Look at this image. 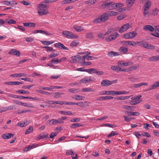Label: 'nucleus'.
<instances>
[{
  "label": "nucleus",
  "mask_w": 159,
  "mask_h": 159,
  "mask_svg": "<svg viewBox=\"0 0 159 159\" xmlns=\"http://www.w3.org/2000/svg\"><path fill=\"white\" fill-rule=\"evenodd\" d=\"M90 52H85L78 53L76 56L71 57L70 62L71 63H78L82 66H88L91 64L90 62H86L85 60H91L95 59L93 57L90 56Z\"/></svg>",
  "instance_id": "nucleus-1"
},
{
  "label": "nucleus",
  "mask_w": 159,
  "mask_h": 159,
  "mask_svg": "<svg viewBox=\"0 0 159 159\" xmlns=\"http://www.w3.org/2000/svg\"><path fill=\"white\" fill-rule=\"evenodd\" d=\"M37 7L38 10V14L40 16L47 15L49 13L48 10V6L44 2L38 5Z\"/></svg>",
  "instance_id": "nucleus-2"
},
{
  "label": "nucleus",
  "mask_w": 159,
  "mask_h": 159,
  "mask_svg": "<svg viewBox=\"0 0 159 159\" xmlns=\"http://www.w3.org/2000/svg\"><path fill=\"white\" fill-rule=\"evenodd\" d=\"M124 6V4L121 2L114 3L113 2V5L111 8V9H112V10L117 9V11L118 12H123L125 11L127 9L126 7H122Z\"/></svg>",
  "instance_id": "nucleus-3"
},
{
  "label": "nucleus",
  "mask_w": 159,
  "mask_h": 159,
  "mask_svg": "<svg viewBox=\"0 0 159 159\" xmlns=\"http://www.w3.org/2000/svg\"><path fill=\"white\" fill-rule=\"evenodd\" d=\"M62 34L63 36L68 39H75L79 37L77 35L69 31H64L62 32Z\"/></svg>",
  "instance_id": "nucleus-4"
},
{
  "label": "nucleus",
  "mask_w": 159,
  "mask_h": 159,
  "mask_svg": "<svg viewBox=\"0 0 159 159\" xmlns=\"http://www.w3.org/2000/svg\"><path fill=\"white\" fill-rule=\"evenodd\" d=\"M137 35L136 31H133L123 34L122 37L125 39H131L134 38Z\"/></svg>",
  "instance_id": "nucleus-5"
},
{
  "label": "nucleus",
  "mask_w": 159,
  "mask_h": 159,
  "mask_svg": "<svg viewBox=\"0 0 159 159\" xmlns=\"http://www.w3.org/2000/svg\"><path fill=\"white\" fill-rule=\"evenodd\" d=\"M132 23H126L122 26L119 29L118 32L120 33H122L128 29H131L132 28Z\"/></svg>",
  "instance_id": "nucleus-6"
},
{
  "label": "nucleus",
  "mask_w": 159,
  "mask_h": 159,
  "mask_svg": "<svg viewBox=\"0 0 159 159\" xmlns=\"http://www.w3.org/2000/svg\"><path fill=\"white\" fill-rule=\"evenodd\" d=\"M142 97L141 95H139L136 97H133L131 98V101L130 102V104L132 105H135L140 103L141 102L140 99Z\"/></svg>",
  "instance_id": "nucleus-7"
},
{
  "label": "nucleus",
  "mask_w": 159,
  "mask_h": 159,
  "mask_svg": "<svg viewBox=\"0 0 159 159\" xmlns=\"http://www.w3.org/2000/svg\"><path fill=\"white\" fill-rule=\"evenodd\" d=\"M119 35V34L117 32H115L107 36L106 40L107 41H111L115 39Z\"/></svg>",
  "instance_id": "nucleus-8"
},
{
  "label": "nucleus",
  "mask_w": 159,
  "mask_h": 159,
  "mask_svg": "<svg viewBox=\"0 0 159 159\" xmlns=\"http://www.w3.org/2000/svg\"><path fill=\"white\" fill-rule=\"evenodd\" d=\"M117 81V80L110 81L108 80H103L101 82V85L103 86H108Z\"/></svg>",
  "instance_id": "nucleus-9"
},
{
  "label": "nucleus",
  "mask_w": 159,
  "mask_h": 159,
  "mask_svg": "<svg viewBox=\"0 0 159 159\" xmlns=\"http://www.w3.org/2000/svg\"><path fill=\"white\" fill-rule=\"evenodd\" d=\"M121 43L122 45H125V46H136L138 43H141L140 42H138L137 43L133 41H122L121 42Z\"/></svg>",
  "instance_id": "nucleus-10"
},
{
  "label": "nucleus",
  "mask_w": 159,
  "mask_h": 159,
  "mask_svg": "<svg viewBox=\"0 0 159 159\" xmlns=\"http://www.w3.org/2000/svg\"><path fill=\"white\" fill-rule=\"evenodd\" d=\"M142 47L149 49H153L155 48V47L146 42H142L141 44Z\"/></svg>",
  "instance_id": "nucleus-11"
},
{
  "label": "nucleus",
  "mask_w": 159,
  "mask_h": 159,
  "mask_svg": "<svg viewBox=\"0 0 159 159\" xmlns=\"http://www.w3.org/2000/svg\"><path fill=\"white\" fill-rule=\"evenodd\" d=\"M8 53L17 56H19L20 55V52L19 51L15 49H13L11 50L10 51L8 52Z\"/></svg>",
  "instance_id": "nucleus-12"
},
{
  "label": "nucleus",
  "mask_w": 159,
  "mask_h": 159,
  "mask_svg": "<svg viewBox=\"0 0 159 159\" xmlns=\"http://www.w3.org/2000/svg\"><path fill=\"white\" fill-rule=\"evenodd\" d=\"M93 80L90 77H86L80 81V83L86 84Z\"/></svg>",
  "instance_id": "nucleus-13"
},
{
  "label": "nucleus",
  "mask_w": 159,
  "mask_h": 159,
  "mask_svg": "<svg viewBox=\"0 0 159 159\" xmlns=\"http://www.w3.org/2000/svg\"><path fill=\"white\" fill-rule=\"evenodd\" d=\"M55 47L56 48H60L65 50H68V49L65 47L64 45L60 43H58L54 44Z\"/></svg>",
  "instance_id": "nucleus-14"
},
{
  "label": "nucleus",
  "mask_w": 159,
  "mask_h": 159,
  "mask_svg": "<svg viewBox=\"0 0 159 159\" xmlns=\"http://www.w3.org/2000/svg\"><path fill=\"white\" fill-rule=\"evenodd\" d=\"M118 65L121 66H126L131 65L132 63L131 62H125L123 61H120L118 62Z\"/></svg>",
  "instance_id": "nucleus-15"
},
{
  "label": "nucleus",
  "mask_w": 159,
  "mask_h": 159,
  "mask_svg": "<svg viewBox=\"0 0 159 159\" xmlns=\"http://www.w3.org/2000/svg\"><path fill=\"white\" fill-rule=\"evenodd\" d=\"M100 16L102 22H104L107 21L109 17L107 12L101 15Z\"/></svg>",
  "instance_id": "nucleus-16"
},
{
  "label": "nucleus",
  "mask_w": 159,
  "mask_h": 159,
  "mask_svg": "<svg viewBox=\"0 0 159 159\" xmlns=\"http://www.w3.org/2000/svg\"><path fill=\"white\" fill-rule=\"evenodd\" d=\"M155 32L151 33V34L159 38V26H157L155 27L154 29Z\"/></svg>",
  "instance_id": "nucleus-17"
},
{
  "label": "nucleus",
  "mask_w": 159,
  "mask_h": 159,
  "mask_svg": "<svg viewBox=\"0 0 159 159\" xmlns=\"http://www.w3.org/2000/svg\"><path fill=\"white\" fill-rule=\"evenodd\" d=\"M33 33L35 34L39 33L46 35H52L51 34L49 33L48 32L42 30H35L34 31Z\"/></svg>",
  "instance_id": "nucleus-18"
},
{
  "label": "nucleus",
  "mask_w": 159,
  "mask_h": 159,
  "mask_svg": "<svg viewBox=\"0 0 159 159\" xmlns=\"http://www.w3.org/2000/svg\"><path fill=\"white\" fill-rule=\"evenodd\" d=\"M158 87H159V81H156L152 85H151L147 90H152Z\"/></svg>",
  "instance_id": "nucleus-19"
},
{
  "label": "nucleus",
  "mask_w": 159,
  "mask_h": 159,
  "mask_svg": "<svg viewBox=\"0 0 159 159\" xmlns=\"http://www.w3.org/2000/svg\"><path fill=\"white\" fill-rule=\"evenodd\" d=\"M48 134L46 133H42L38 135V136L36 138V140H39L48 137Z\"/></svg>",
  "instance_id": "nucleus-20"
},
{
  "label": "nucleus",
  "mask_w": 159,
  "mask_h": 159,
  "mask_svg": "<svg viewBox=\"0 0 159 159\" xmlns=\"http://www.w3.org/2000/svg\"><path fill=\"white\" fill-rule=\"evenodd\" d=\"M143 29L145 30H148L150 32H153L154 30V28L151 25H145L143 28Z\"/></svg>",
  "instance_id": "nucleus-21"
},
{
  "label": "nucleus",
  "mask_w": 159,
  "mask_h": 159,
  "mask_svg": "<svg viewBox=\"0 0 159 159\" xmlns=\"http://www.w3.org/2000/svg\"><path fill=\"white\" fill-rule=\"evenodd\" d=\"M72 98L77 100H83L85 99V97L79 95H75Z\"/></svg>",
  "instance_id": "nucleus-22"
},
{
  "label": "nucleus",
  "mask_w": 159,
  "mask_h": 159,
  "mask_svg": "<svg viewBox=\"0 0 159 159\" xmlns=\"http://www.w3.org/2000/svg\"><path fill=\"white\" fill-rule=\"evenodd\" d=\"M14 134L11 133H7L2 135V138L4 139H8L14 136Z\"/></svg>",
  "instance_id": "nucleus-23"
},
{
  "label": "nucleus",
  "mask_w": 159,
  "mask_h": 159,
  "mask_svg": "<svg viewBox=\"0 0 159 159\" xmlns=\"http://www.w3.org/2000/svg\"><path fill=\"white\" fill-rule=\"evenodd\" d=\"M107 12L109 17L117 16L119 14V13L118 12L114 11H107Z\"/></svg>",
  "instance_id": "nucleus-24"
},
{
  "label": "nucleus",
  "mask_w": 159,
  "mask_h": 159,
  "mask_svg": "<svg viewBox=\"0 0 159 159\" xmlns=\"http://www.w3.org/2000/svg\"><path fill=\"white\" fill-rule=\"evenodd\" d=\"M73 28L77 32H80L83 31L84 28L83 27H82L77 25H74L73 26Z\"/></svg>",
  "instance_id": "nucleus-25"
},
{
  "label": "nucleus",
  "mask_w": 159,
  "mask_h": 159,
  "mask_svg": "<svg viewBox=\"0 0 159 159\" xmlns=\"http://www.w3.org/2000/svg\"><path fill=\"white\" fill-rule=\"evenodd\" d=\"M135 0H126V4L128 8L131 7L134 3Z\"/></svg>",
  "instance_id": "nucleus-26"
},
{
  "label": "nucleus",
  "mask_w": 159,
  "mask_h": 159,
  "mask_svg": "<svg viewBox=\"0 0 159 159\" xmlns=\"http://www.w3.org/2000/svg\"><path fill=\"white\" fill-rule=\"evenodd\" d=\"M151 2L149 1H148L144 5V9L149 10V9L151 7Z\"/></svg>",
  "instance_id": "nucleus-27"
},
{
  "label": "nucleus",
  "mask_w": 159,
  "mask_h": 159,
  "mask_svg": "<svg viewBox=\"0 0 159 159\" xmlns=\"http://www.w3.org/2000/svg\"><path fill=\"white\" fill-rule=\"evenodd\" d=\"M119 51L122 54H125L128 51V48L124 47H121L119 50Z\"/></svg>",
  "instance_id": "nucleus-28"
},
{
  "label": "nucleus",
  "mask_w": 159,
  "mask_h": 159,
  "mask_svg": "<svg viewBox=\"0 0 159 159\" xmlns=\"http://www.w3.org/2000/svg\"><path fill=\"white\" fill-rule=\"evenodd\" d=\"M108 55L109 57H113L118 56L120 55L119 53L118 52H114L113 51L109 52L108 53Z\"/></svg>",
  "instance_id": "nucleus-29"
},
{
  "label": "nucleus",
  "mask_w": 159,
  "mask_h": 159,
  "mask_svg": "<svg viewBox=\"0 0 159 159\" xmlns=\"http://www.w3.org/2000/svg\"><path fill=\"white\" fill-rule=\"evenodd\" d=\"M129 93V92L125 91H115V95L121 94H126Z\"/></svg>",
  "instance_id": "nucleus-30"
},
{
  "label": "nucleus",
  "mask_w": 159,
  "mask_h": 159,
  "mask_svg": "<svg viewBox=\"0 0 159 159\" xmlns=\"http://www.w3.org/2000/svg\"><path fill=\"white\" fill-rule=\"evenodd\" d=\"M42 44L45 45H49L54 43V41L53 40L49 41H41Z\"/></svg>",
  "instance_id": "nucleus-31"
},
{
  "label": "nucleus",
  "mask_w": 159,
  "mask_h": 159,
  "mask_svg": "<svg viewBox=\"0 0 159 159\" xmlns=\"http://www.w3.org/2000/svg\"><path fill=\"white\" fill-rule=\"evenodd\" d=\"M148 59L149 61H152L159 60V55L150 57Z\"/></svg>",
  "instance_id": "nucleus-32"
},
{
  "label": "nucleus",
  "mask_w": 159,
  "mask_h": 159,
  "mask_svg": "<svg viewBox=\"0 0 159 159\" xmlns=\"http://www.w3.org/2000/svg\"><path fill=\"white\" fill-rule=\"evenodd\" d=\"M5 22L9 24H15L16 23V21L12 19H7Z\"/></svg>",
  "instance_id": "nucleus-33"
},
{
  "label": "nucleus",
  "mask_w": 159,
  "mask_h": 159,
  "mask_svg": "<svg viewBox=\"0 0 159 159\" xmlns=\"http://www.w3.org/2000/svg\"><path fill=\"white\" fill-rule=\"evenodd\" d=\"M59 112L61 114H64L68 115H70L72 114L70 111H59Z\"/></svg>",
  "instance_id": "nucleus-34"
},
{
  "label": "nucleus",
  "mask_w": 159,
  "mask_h": 159,
  "mask_svg": "<svg viewBox=\"0 0 159 159\" xmlns=\"http://www.w3.org/2000/svg\"><path fill=\"white\" fill-rule=\"evenodd\" d=\"M111 94H113V95H115V91H106L105 93L102 94V95H110Z\"/></svg>",
  "instance_id": "nucleus-35"
},
{
  "label": "nucleus",
  "mask_w": 159,
  "mask_h": 159,
  "mask_svg": "<svg viewBox=\"0 0 159 159\" xmlns=\"http://www.w3.org/2000/svg\"><path fill=\"white\" fill-rule=\"evenodd\" d=\"M60 62V59L57 58L52 59L51 61V63L55 64L59 63Z\"/></svg>",
  "instance_id": "nucleus-36"
},
{
  "label": "nucleus",
  "mask_w": 159,
  "mask_h": 159,
  "mask_svg": "<svg viewBox=\"0 0 159 159\" xmlns=\"http://www.w3.org/2000/svg\"><path fill=\"white\" fill-rule=\"evenodd\" d=\"M79 44V42L77 41L74 40L72 41L70 44V46L72 47H76Z\"/></svg>",
  "instance_id": "nucleus-37"
},
{
  "label": "nucleus",
  "mask_w": 159,
  "mask_h": 159,
  "mask_svg": "<svg viewBox=\"0 0 159 159\" xmlns=\"http://www.w3.org/2000/svg\"><path fill=\"white\" fill-rule=\"evenodd\" d=\"M86 37L87 38L89 39H92L94 38L93 34V33L91 32L87 33L86 35Z\"/></svg>",
  "instance_id": "nucleus-38"
},
{
  "label": "nucleus",
  "mask_w": 159,
  "mask_h": 159,
  "mask_svg": "<svg viewBox=\"0 0 159 159\" xmlns=\"http://www.w3.org/2000/svg\"><path fill=\"white\" fill-rule=\"evenodd\" d=\"M42 48H46V51L48 52L54 51V50L53 49V48H52V47H50L44 46V47H42Z\"/></svg>",
  "instance_id": "nucleus-39"
},
{
  "label": "nucleus",
  "mask_w": 159,
  "mask_h": 159,
  "mask_svg": "<svg viewBox=\"0 0 159 159\" xmlns=\"http://www.w3.org/2000/svg\"><path fill=\"white\" fill-rule=\"evenodd\" d=\"M83 125H82L79 124L77 123L73 124L70 126V127L72 129H75L77 127L81 126Z\"/></svg>",
  "instance_id": "nucleus-40"
},
{
  "label": "nucleus",
  "mask_w": 159,
  "mask_h": 159,
  "mask_svg": "<svg viewBox=\"0 0 159 159\" xmlns=\"http://www.w3.org/2000/svg\"><path fill=\"white\" fill-rule=\"evenodd\" d=\"M5 83L9 85H18V84L19 83V82L10 81L5 82Z\"/></svg>",
  "instance_id": "nucleus-41"
},
{
  "label": "nucleus",
  "mask_w": 159,
  "mask_h": 159,
  "mask_svg": "<svg viewBox=\"0 0 159 159\" xmlns=\"http://www.w3.org/2000/svg\"><path fill=\"white\" fill-rule=\"evenodd\" d=\"M10 4V2L7 0H4L1 2V5H5L7 6H9Z\"/></svg>",
  "instance_id": "nucleus-42"
},
{
  "label": "nucleus",
  "mask_w": 159,
  "mask_h": 159,
  "mask_svg": "<svg viewBox=\"0 0 159 159\" xmlns=\"http://www.w3.org/2000/svg\"><path fill=\"white\" fill-rule=\"evenodd\" d=\"M33 131V127L32 126H30L29 128L25 131V134H27L31 133Z\"/></svg>",
  "instance_id": "nucleus-43"
},
{
  "label": "nucleus",
  "mask_w": 159,
  "mask_h": 159,
  "mask_svg": "<svg viewBox=\"0 0 159 159\" xmlns=\"http://www.w3.org/2000/svg\"><path fill=\"white\" fill-rule=\"evenodd\" d=\"M105 4L106 5V8H107L109 10H112V9H111V7L113 5V2H110L105 3Z\"/></svg>",
  "instance_id": "nucleus-44"
},
{
  "label": "nucleus",
  "mask_w": 159,
  "mask_h": 159,
  "mask_svg": "<svg viewBox=\"0 0 159 159\" xmlns=\"http://www.w3.org/2000/svg\"><path fill=\"white\" fill-rule=\"evenodd\" d=\"M93 22L94 23H98L102 22L101 20L100 16L95 18L93 21Z\"/></svg>",
  "instance_id": "nucleus-45"
},
{
  "label": "nucleus",
  "mask_w": 159,
  "mask_h": 159,
  "mask_svg": "<svg viewBox=\"0 0 159 159\" xmlns=\"http://www.w3.org/2000/svg\"><path fill=\"white\" fill-rule=\"evenodd\" d=\"M24 39L28 42H32L34 40V38L32 37H26Z\"/></svg>",
  "instance_id": "nucleus-46"
},
{
  "label": "nucleus",
  "mask_w": 159,
  "mask_h": 159,
  "mask_svg": "<svg viewBox=\"0 0 159 159\" xmlns=\"http://www.w3.org/2000/svg\"><path fill=\"white\" fill-rule=\"evenodd\" d=\"M126 15L125 14H121L120 15L118 16L117 18L118 20H121L126 17Z\"/></svg>",
  "instance_id": "nucleus-47"
},
{
  "label": "nucleus",
  "mask_w": 159,
  "mask_h": 159,
  "mask_svg": "<svg viewBox=\"0 0 159 159\" xmlns=\"http://www.w3.org/2000/svg\"><path fill=\"white\" fill-rule=\"evenodd\" d=\"M130 96H120L118 97L116 99L118 100H124L125 99H127L129 98H130Z\"/></svg>",
  "instance_id": "nucleus-48"
},
{
  "label": "nucleus",
  "mask_w": 159,
  "mask_h": 159,
  "mask_svg": "<svg viewBox=\"0 0 159 159\" xmlns=\"http://www.w3.org/2000/svg\"><path fill=\"white\" fill-rule=\"evenodd\" d=\"M99 38L103 39L106 36L105 34H102L101 32H99L98 34Z\"/></svg>",
  "instance_id": "nucleus-49"
},
{
  "label": "nucleus",
  "mask_w": 159,
  "mask_h": 159,
  "mask_svg": "<svg viewBox=\"0 0 159 159\" xmlns=\"http://www.w3.org/2000/svg\"><path fill=\"white\" fill-rule=\"evenodd\" d=\"M28 125L27 122H19L18 123V125L21 127L25 126Z\"/></svg>",
  "instance_id": "nucleus-50"
},
{
  "label": "nucleus",
  "mask_w": 159,
  "mask_h": 159,
  "mask_svg": "<svg viewBox=\"0 0 159 159\" xmlns=\"http://www.w3.org/2000/svg\"><path fill=\"white\" fill-rule=\"evenodd\" d=\"M133 106H128L127 105H124L123 106V108L124 109H125L127 110L128 111H133V110L132 109H131L130 108H133Z\"/></svg>",
  "instance_id": "nucleus-51"
},
{
  "label": "nucleus",
  "mask_w": 159,
  "mask_h": 159,
  "mask_svg": "<svg viewBox=\"0 0 159 159\" xmlns=\"http://www.w3.org/2000/svg\"><path fill=\"white\" fill-rule=\"evenodd\" d=\"M158 12V10L157 9L155 8L152 11V14L153 16H156L157 15Z\"/></svg>",
  "instance_id": "nucleus-52"
},
{
  "label": "nucleus",
  "mask_w": 159,
  "mask_h": 159,
  "mask_svg": "<svg viewBox=\"0 0 159 159\" xmlns=\"http://www.w3.org/2000/svg\"><path fill=\"white\" fill-rule=\"evenodd\" d=\"M113 97L111 96H106L105 97H101V98H102V100H107L111 99L113 98Z\"/></svg>",
  "instance_id": "nucleus-53"
},
{
  "label": "nucleus",
  "mask_w": 159,
  "mask_h": 159,
  "mask_svg": "<svg viewBox=\"0 0 159 159\" xmlns=\"http://www.w3.org/2000/svg\"><path fill=\"white\" fill-rule=\"evenodd\" d=\"M66 154L67 155H71L74 154V152L72 150H67L66 151Z\"/></svg>",
  "instance_id": "nucleus-54"
},
{
  "label": "nucleus",
  "mask_w": 159,
  "mask_h": 159,
  "mask_svg": "<svg viewBox=\"0 0 159 159\" xmlns=\"http://www.w3.org/2000/svg\"><path fill=\"white\" fill-rule=\"evenodd\" d=\"M124 120L126 122L130 121L133 118L126 116H124Z\"/></svg>",
  "instance_id": "nucleus-55"
},
{
  "label": "nucleus",
  "mask_w": 159,
  "mask_h": 159,
  "mask_svg": "<svg viewBox=\"0 0 159 159\" xmlns=\"http://www.w3.org/2000/svg\"><path fill=\"white\" fill-rule=\"evenodd\" d=\"M59 54L57 53H55L54 52L52 53L50 55H48L49 58H52L56 57Z\"/></svg>",
  "instance_id": "nucleus-56"
},
{
  "label": "nucleus",
  "mask_w": 159,
  "mask_h": 159,
  "mask_svg": "<svg viewBox=\"0 0 159 159\" xmlns=\"http://www.w3.org/2000/svg\"><path fill=\"white\" fill-rule=\"evenodd\" d=\"M63 93L57 92L54 93V98H57L59 97V96L60 95H63Z\"/></svg>",
  "instance_id": "nucleus-57"
},
{
  "label": "nucleus",
  "mask_w": 159,
  "mask_h": 159,
  "mask_svg": "<svg viewBox=\"0 0 159 159\" xmlns=\"http://www.w3.org/2000/svg\"><path fill=\"white\" fill-rule=\"evenodd\" d=\"M16 92L19 93H20L21 94L26 93L28 94L29 93V92L26 91H25L24 90H18L16 91Z\"/></svg>",
  "instance_id": "nucleus-58"
},
{
  "label": "nucleus",
  "mask_w": 159,
  "mask_h": 159,
  "mask_svg": "<svg viewBox=\"0 0 159 159\" xmlns=\"http://www.w3.org/2000/svg\"><path fill=\"white\" fill-rule=\"evenodd\" d=\"M27 99H33L36 101H41V99L40 98H38L37 97H32L30 96L27 97Z\"/></svg>",
  "instance_id": "nucleus-59"
},
{
  "label": "nucleus",
  "mask_w": 159,
  "mask_h": 159,
  "mask_svg": "<svg viewBox=\"0 0 159 159\" xmlns=\"http://www.w3.org/2000/svg\"><path fill=\"white\" fill-rule=\"evenodd\" d=\"M139 68V65L138 64H136L132 65L130 66V69L131 70H135Z\"/></svg>",
  "instance_id": "nucleus-60"
},
{
  "label": "nucleus",
  "mask_w": 159,
  "mask_h": 159,
  "mask_svg": "<svg viewBox=\"0 0 159 159\" xmlns=\"http://www.w3.org/2000/svg\"><path fill=\"white\" fill-rule=\"evenodd\" d=\"M37 91L40 93L44 94L45 95H47L50 94V93H49L46 92V91H43L42 90H37Z\"/></svg>",
  "instance_id": "nucleus-61"
},
{
  "label": "nucleus",
  "mask_w": 159,
  "mask_h": 159,
  "mask_svg": "<svg viewBox=\"0 0 159 159\" xmlns=\"http://www.w3.org/2000/svg\"><path fill=\"white\" fill-rule=\"evenodd\" d=\"M68 91L70 92L75 93L78 92L79 90L76 89H68Z\"/></svg>",
  "instance_id": "nucleus-62"
},
{
  "label": "nucleus",
  "mask_w": 159,
  "mask_h": 159,
  "mask_svg": "<svg viewBox=\"0 0 159 159\" xmlns=\"http://www.w3.org/2000/svg\"><path fill=\"white\" fill-rule=\"evenodd\" d=\"M82 90L83 92H91L93 91L92 89L88 88H84L82 89Z\"/></svg>",
  "instance_id": "nucleus-63"
},
{
  "label": "nucleus",
  "mask_w": 159,
  "mask_h": 159,
  "mask_svg": "<svg viewBox=\"0 0 159 159\" xmlns=\"http://www.w3.org/2000/svg\"><path fill=\"white\" fill-rule=\"evenodd\" d=\"M58 134V133L57 132H52L50 134V138L52 139L56 136Z\"/></svg>",
  "instance_id": "nucleus-64"
}]
</instances>
